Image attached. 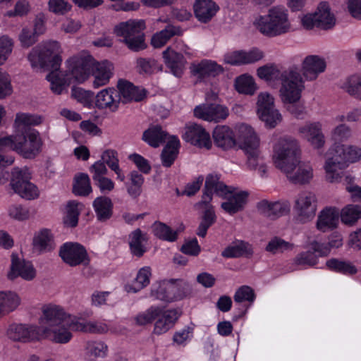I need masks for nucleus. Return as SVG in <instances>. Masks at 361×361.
<instances>
[{
  "mask_svg": "<svg viewBox=\"0 0 361 361\" xmlns=\"http://www.w3.org/2000/svg\"><path fill=\"white\" fill-rule=\"evenodd\" d=\"M326 68V60L318 55H308L301 62V73L296 65L291 66L282 71L280 75V88L279 95L284 104L290 105L288 111L299 117L302 111L298 110L294 105L301 98L305 90V81H314Z\"/></svg>",
  "mask_w": 361,
  "mask_h": 361,
  "instance_id": "1",
  "label": "nucleus"
},
{
  "mask_svg": "<svg viewBox=\"0 0 361 361\" xmlns=\"http://www.w3.org/2000/svg\"><path fill=\"white\" fill-rule=\"evenodd\" d=\"M298 141L292 137H280L274 145L273 161L277 169L295 184H306L313 178V169L308 161H301Z\"/></svg>",
  "mask_w": 361,
  "mask_h": 361,
  "instance_id": "2",
  "label": "nucleus"
},
{
  "mask_svg": "<svg viewBox=\"0 0 361 361\" xmlns=\"http://www.w3.org/2000/svg\"><path fill=\"white\" fill-rule=\"evenodd\" d=\"M254 25L262 35L267 37L285 35L292 29L288 11L281 6H274L267 14L257 17Z\"/></svg>",
  "mask_w": 361,
  "mask_h": 361,
  "instance_id": "3",
  "label": "nucleus"
},
{
  "mask_svg": "<svg viewBox=\"0 0 361 361\" xmlns=\"http://www.w3.org/2000/svg\"><path fill=\"white\" fill-rule=\"evenodd\" d=\"M180 315L176 309L163 310L159 307H151L135 318L139 325H145L155 320L153 333L161 335L171 329Z\"/></svg>",
  "mask_w": 361,
  "mask_h": 361,
  "instance_id": "4",
  "label": "nucleus"
},
{
  "mask_svg": "<svg viewBox=\"0 0 361 361\" xmlns=\"http://www.w3.org/2000/svg\"><path fill=\"white\" fill-rule=\"evenodd\" d=\"M61 47L56 41L44 42L35 47L27 59L32 67L48 68L58 71L62 59Z\"/></svg>",
  "mask_w": 361,
  "mask_h": 361,
  "instance_id": "5",
  "label": "nucleus"
},
{
  "mask_svg": "<svg viewBox=\"0 0 361 361\" xmlns=\"http://www.w3.org/2000/svg\"><path fill=\"white\" fill-rule=\"evenodd\" d=\"M145 28L144 20L130 19L117 24L114 28V32L116 35L123 37L122 42L128 49L139 51L147 47L143 33Z\"/></svg>",
  "mask_w": 361,
  "mask_h": 361,
  "instance_id": "6",
  "label": "nucleus"
},
{
  "mask_svg": "<svg viewBox=\"0 0 361 361\" xmlns=\"http://www.w3.org/2000/svg\"><path fill=\"white\" fill-rule=\"evenodd\" d=\"M237 144L247 158V166L255 169L260 159V140L251 126L243 124L239 127Z\"/></svg>",
  "mask_w": 361,
  "mask_h": 361,
  "instance_id": "7",
  "label": "nucleus"
},
{
  "mask_svg": "<svg viewBox=\"0 0 361 361\" xmlns=\"http://www.w3.org/2000/svg\"><path fill=\"white\" fill-rule=\"evenodd\" d=\"M30 179L31 173L27 167H14L11 171L10 185L14 192L22 198L35 200L39 197V191Z\"/></svg>",
  "mask_w": 361,
  "mask_h": 361,
  "instance_id": "8",
  "label": "nucleus"
},
{
  "mask_svg": "<svg viewBox=\"0 0 361 361\" xmlns=\"http://www.w3.org/2000/svg\"><path fill=\"white\" fill-rule=\"evenodd\" d=\"M318 206L317 195L310 191L300 192L294 200L293 211L298 223L306 224L316 216Z\"/></svg>",
  "mask_w": 361,
  "mask_h": 361,
  "instance_id": "9",
  "label": "nucleus"
},
{
  "mask_svg": "<svg viewBox=\"0 0 361 361\" xmlns=\"http://www.w3.org/2000/svg\"><path fill=\"white\" fill-rule=\"evenodd\" d=\"M42 141L39 133L33 128L15 135V151L27 159H32L39 152Z\"/></svg>",
  "mask_w": 361,
  "mask_h": 361,
  "instance_id": "10",
  "label": "nucleus"
},
{
  "mask_svg": "<svg viewBox=\"0 0 361 361\" xmlns=\"http://www.w3.org/2000/svg\"><path fill=\"white\" fill-rule=\"evenodd\" d=\"M336 22V17L326 2L320 3L314 13L307 14L301 19L302 25L307 30L312 29L314 26L322 30H330L335 26Z\"/></svg>",
  "mask_w": 361,
  "mask_h": 361,
  "instance_id": "11",
  "label": "nucleus"
},
{
  "mask_svg": "<svg viewBox=\"0 0 361 361\" xmlns=\"http://www.w3.org/2000/svg\"><path fill=\"white\" fill-rule=\"evenodd\" d=\"M94 58L89 54H81L70 59L68 61V72L71 81L83 82L90 76Z\"/></svg>",
  "mask_w": 361,
  "mask_h": 361,
  "instance_id": "12",
  "label": "nucleus"
},
{
  "mask_svg": "<svg viewBox=\"0 0 361 361\" xmlns=\"http://www.w3.org/2000/svg\"><path fill=\"white\" fill-rule=\"evenodd\" d=\"M228 186L220 180V176L216 173H210L207 176L202 200L196 204L197 208L212 209L209 204L212 200V195L215 193L216 195L225 196L228 192Z\"/></svg>",
  "mask_w": 361,
  "mask_h": 361,
  "instance_id": "13",
  "label": "nucleus"
},
{
  "mask_svg": "<svg viewBox=\"0 0 361 361\" xmlns=\"http://www.w3.org/2000/svg\"><path fill=\"white\" fill-rule=\"evenodd\" d=\"M59 256L65 263L71 267L87 265L90 263L87 250L78 243H64L60 247Z\"/></svg>",
  "mask_w": 361,
  "mask_h": 361,
  "instance_id": "14",
  "label": "nucleus"
},
{
  "mask_svg": "<svg viewBox=\"0 0 361 361\" xmlns=\"http://www.w3.org/2000/svg\"><path fill=\"white\" fill-rule=\"evenodd\" d=\"M195 117L209 122L219 123L227 118L229 110L227 106L218 104H203L194 109Z\"/></svg>",
  "mask_w": 361,
  "mask_h": 361,
  "instance_id": "15",
  "label": "nucleus"
},
{
  "mask_svg": "<svg viewBox=\"0 0 361 361\" xmlns=\"http://www.w3.org/2000/svg\"><path fill=\"white\" fill-rule=\"evenodd\" d=\"M183 138L193 145L206 149H209L212 145L209 133L202 126L195 123H190L185 126Z\"/></svg>",
  "mask_w": 361,
  "mask_h": 361,
  "instance_id": "16",
  "label": "nucleus"
},
{
  "mask_svg": "<svg viewBox=\"0 0 361 361\" xmlns=\"http://www.w3.org/2000/svg\"><path fill=\"white\" fill-rule=\"evenodd\" d=\"M228 192L225 196H221L226 200L221 203V208L229 214H234L245 208L247 202L249 192L245 190H238L229 186H228Z\"/></svg>",
  "mask_w": 361,
  "mask_h": 361,
  "instance_id": "17",
  "label": "nucleus"
},
{
  "mask_svg": "<svg viewBox=\"0 0 361 361\" xmlns=\"http://www.w3.org/2000/svg\"><path fill=\"white\" fill-rule=\"evenodd\" d=\"M345 167H347V164L343 163L340 156H337L334 152H331L330 148L324 165L326 180L331 183L340 182L343 176Z\"/></svg>",
  "mask_w": 361,
  "mask_h": 361,
  "instance_id": "18",
  "label": "nucleus"
},
{
  "mask_svg": "<svg viewBox=\"0 0 361 361\" xmlns=\"http://www.w3.org/2000/svg\"><path fill=\"white\" fill-rule=\"evenodd\" d=\"M298 134L307 140L314 148L320 149L325 144V136L322 125L319 122L306 123L298 128Z\"/></svg>",
  "mask_w": 361,
  "mask_h": 361,
  "instance_id": "19",
  "label": "nucleus"
},
{
  "mask_svg": "<svg viewBox=\"0 0 361 361\" xmlns=\"http://www.w3.org/2000/svg\"><path fill=\"white\" fill-rule=\"evenodd\" d=\"M43 315L40 318L41 329L44 327H54L66 324L68 315L63 307L56 305H48L42 308Z\"/></svg>",
  "mask_w": 361,
  "mask_h": 361,
  "instance_id": "20",
  "label": "nucleus"
},
{
  "mask_svg": "<svg viewBox=\"0 0 361 361\" xmlns=\"http://www.w3.org/2000/svg\"><path fill=\"white\" fill-rule=\"evenodd\" d=\"M264 56L263 52L258 49H252L250 51H233L224 56V61L231 66H241L254 63L261 60Z\"/></svg>",
  "mask_w": 361,
  "mask_h": 361,
  "instance_id": "21",
  "label": "nucleus"
},
{
  "mask_svg": "<svg viewBox=\"0 0 361 361\" xmlns=\"http://www.w3.org/2000/svg\"><path fill=\"white\" fill-rule=\"evenodd\" d=\"M93 63L90 72L92 87L99 88L106 85L114 75V65L106 60L98 62L94 59Z\"/></svg>",
  "mask_w": 361,
  "mask_h": 361,
  "instance_id": "22",
  "label": "nucleus"
},
{
  "mask_svg": "<svg viewBox=\"0 0 361 361\" xmlns=\"http://www.w3.org/2000/svg\"><path fill=\"white\" fill-rule=\"evenodd\" d=\"M9 338L15 341L27 342L41 338V329L36 326L12 324L7 330Z\"/></svg>",
  "mask_w": 361,
  "mask_h": 361,
  "instance_id": "23",
  "label": "nucleus"
},
{
  "mask_svg": "<svg viewBox=\"0 0 361 361\" xmlns=\"http://www.w3.org/2000/svg\"><path fill=\"white\" fill-rule=\"evenodd\" d=\"M310 250L298 255L295 259V263L298 265L314 266L317 263L319 257L326 256L329 253V247L317 241H312L310 244Z\"/></svg>",
  "mask_w": 361,
  "mask_h": 361,
  "instance_id": "24",
  "label": "nucleus"
},
{
  "mask_svg": "<svg viewBox=\"0 0 361 361\" xmlns=\"http://www.w3.org/2000/svg\"><path fill=\"white\" fill-rule=\"evenodd\" d=\"M11 271L8 278L11 280L20 276L25 280L30 281L35 277L36 272L31 262L20 259L16 255H12Z\"/></svg>",
  "mask_w": 361,
  "mask_h": 361,
  "instance_id": "25",
  "label": "nucleus"
},
{
  "mask_svg": "<svg viewBox=\"0 0 361 361\" xmlns=\"http://www.w3.org/2000/svg\"><path fill=\"white\" fill-rule=\"evenodd\" d=\"M121 98L118 92L113 87L100 90L95 97V106L99 109H108L116 111L118 109Z\"/></svg>",
  "mask_w": 361,
  "mask_h": 361,
  "instance_id": "26",
  "label": "nucleus"
},
{
  "mask_svg": "<svg viewBox=\"0 0 361 361\" xmlns=\"http://www.w3.org/2000/svg\"><path fill=\"white\" fill-rule=\"evenodd\" d=\"M148 235L140 228H136L128 234V245L130 254L137 257H142L147 251Z\"/></svg>",
  "mask_w": 361,
  "mask_h": 361,
  "instance_id": "27",
  "label": "nucleus"
},
{
  "mask_svg": "<svg viewBox=\"0 0 361 361\" xmlns=\"http://www.w3.org/2000/svg\"><path fill=\"white\" fill-rule=\"evenodd\" d=\"M258 212L271 219H275L288 214L290 211L289 204L287 202H269L263 200L257 204Z\"/></svg>",
  "mask_w": 361,
  "mask_h": 361,
  "instance_id": "28",
  "label": "nucleus"
},
{
  "mask_svg": "<svg viewBox=\"0 0 361 361\" xmlns=\"http://www.w3.org/2000/svg\"><path fill=\"white\" fill-rule=\"evenodd\" d=\"M117 88L121 101L127 103L131 101H141L145 96V91L140 90L133 83L126 80L121 79L118 81Z\"/></svg>",
  "mask_w": 361,
  "mask_h": 361,
  "instance_id": "29",
  "label": "nucleus"
},
{
  "mask_svg": "<svg viewBox=\"0 0 361 361\" xmlns=\"http://www.w3.org/2000/svg\"><path fill=\"white\" fill-rule=\"evenodd\" d=\"M42 337L56 343L64 344L71 340L73 334L67 325L60 324L54 327H44L41 329V338Z\"/></svg>",
  "mask_w": 361,
  "mask_h": 361,
  "instance_id": "30",
  "label": "nucleus"
},
{
  "mask_svg": "<svg viewBox=\"0 0 361 361\" xmlns=\"http://www.w3.org/2000/svg\"><path fill=\"white\" fill-rule=\"evenodd\" d=\"M339 212L335 207H326L322 209L317 217V228L322 232L333 230L338 224Z\"/></svg>",
  "mask_w": 361,
  "mask_h": 361,
  "instance_id": "31",
  "label": "nucleus"
},
{
  "mask_svg": "<svg viewBox=\"0 0 361 361\" xmlns=\"http://www.w3.org/2000/svg\"><path fill=\"white\" fill-rule=\"evenodd\" d=\"M190 71L194 75L200 78L216 76L224 71V68L216 61L202 60L199 63H193L190 66Z\"/></svg>",
  "mask_w": 361,
  "mask_h": 361,
  "instance_id": "32",
  "label": "nucleus"
},
{
  "mask_svg": "<svg viewBox=\"0 0 361 361\" xmlns=\"http://www.w3.org/2000/svg\"><path fill=\"white\" fill-rule=\"evenodd\" d=\"M163 58L165 64L170 69L171 73L174 75L180 77L183 73L186 63L183 54L168 47L163 51Z\"/></svg>",
  "mask_w": 361,
  "mask_h": 361,
  "instance_id": "33",
  "label": "nucleus"
},
{
  "mask_svg": "<svg viewBox=\"0 0 361 361\" xmlns=\"http://www.w3.org/2000/svg\"><path fill=\"white\" fill-rule=\"evenodd\" d=\"M214 143L219 147L228 149L236 144L233 130L226 126H217L213 131Z\"/></svg>",
  "mask_w": 361,
  "mask_h": 361,
  "instance_id": "34",
  "label": "nucleus"
},
{
  "mask_svg": "<svg viewBox=\"0 0 361 361\" xmlns=\"http://www.w3.org/2000/svg\"><path fill=\"white\" fill-rule=\"evenodd\" d=\"M219 6L212 0H196L194 11L196 18L202 23H207L216 15Z\"/></svg>",
  "mask_w": 361,
  "mask_h": 361,
  "instance_id": "35",
  "label": "nucleus"
},
{
  "mask_svg": "<svg viewBox=\"0 0 361 361\" xmlns=\"http://www.w3.org/2000/svg\"><path fill=\"white\" fill-rule=\"evenodd\" d=\"M92 207L99 221L105 222L111 218L114 205L109 197H97L93 201Z\"/></svg>",
  "mask_w": 361,
  "mask_h": 361,
  "instance_id": "36",
  "label": "nucleus"
},
{
  "mask_svg": "<svg viewBox=\"0 0 361 361\" xmlns=\"http://www.w3.org/2000/svg\"><path fill=\"white\" fill-rule=\"evenodd\" d=\"M32 245L33 249L39 253L50 252L56 247L53 235L48 229H42L35 233Z\"/></svg>",
  "mask_w": 361,
  "mask_h": 361,
  "instance_id": "37",
  "label": "nucleus"
},
{
  "mask_svg": "<svg viewBox=\"0 0 361 361\" xmlns=\"http://www.w3.org/2000/svg\"><path fill=\"white\" fill-rule=\"evenodd\" d=\"M253 254L252 245L247 242L235 240L226 247L221 252L225 258H237L243 256L250 257Z\"/></svg>",
  "mask_w": 361,
  "mask_h": 361,
  "instance_id": "38",
  "label": "nucleus"
},
{
  "mask_svg": "<svg viewBox=\"0 0 361 361\" xmlns=\"http://www.w3.org/2000/svg\"><path fill=\"white\" fill-rule=\"evenodd\" d=\"M169 282V295L166 296L168 302L182 300L191 293L190 284L183 280H171Z\"/></svg>",
  "mask_w": 361,
  "mask_h": 361,
  "instance_id": "39",
  "label": "nucleus"
},
{
  "mask_svg": "<svg viewBox=\"0 0 361 361\" xmlns=\"http://www.w3.org/2000/svg\"><path fill=\"white\" fill-rule=\"evenodd\" d=\"M20 304L18 295L13 291H0V317L14 311Z\"/></svg>",
  "mask_w": 361,
  "mask_h": 361,
  "instance_id": "40",
  "label": "nucleus"
},
{
  "mask_svg": "<svg viewBox=\"0 0 361 361\" xmlns=\"http://www.w3.org/2000/svg\"><path fill=\"white\" fill-rule=\"evenodd\" d=\"M331 152H334L337 156H340L345 164L347 162H355L361 158V148L355 146L338 144L331 147Z\"/></svg>",
  "mask_w": 361,
  "mask_h": 361,
  "instance_id": "41",
  "label": "nucleus"
},
{
  "mask_svg": "<svg viewBox=\"0 0 361 361\" xmlns=\"http://www.w3.org/2000/svg\"><path fill=\"white\" fill-rule=\"evenodd\" d=\"M181 30L179 27L168 25L164 30L154 34L152 38L151 43L155 48H160L173 36L180 35Z\"/></svg>",
  "mask_w": 361,
  "mask_h": 361,
  "instance_id": "42",
  "label": "nucleus"
},
{
  "mask_svg": "<svg viewBox=\"0 0 361 361\" xmlns=\"http://www.w3.org/2000/svg\"><path fill=\"white\" fill-rule=\"evenodd\" d=\"M339 214L343 224L353 226L361 218V206L353 204H347L341 210Z\"/></svg>",
  "mask_w": 361,
  "mask_h": 361,
  "instance_id": "43",
  "label": "nucleus"
},
{
  "mask_svg": "<svg viewBox=\"0 0 361 361\" xmlns=\"http://www.w3.org/2000/svg\"><path fill=\"white\" fill-rule=\"evenodd\" d=\"M179 145L176 137H172L169 140L161 155L163 166L169 167L172 165L177 157Z\"/></svg>",
  "mask_w": 361,
  "mask_h": 361,
  "instance_id": "44",
  "label": "nucleus"
},
{
  "mask_svg": "<svg viewBox=\"0 0 361 361\" xmlns=\"http://www.w3.org/2000/svg\"><path fill=\"white\" fill-rule=\"evenodd\" d=\"M153 234L162 240L175 242L178 238V231L171 229L166 224L155 221L152 226Z\"/></svg>",
  "mask_w": 361,
  "mask_h": 361,
  "instance_id": "45",
  "label": "nucleus"
},
{
  "mask_svg": "<svg viewBox=\"0 0 361 361\" xmlns=\"http://www.w3.org/2000/svg\"><path fill=\"white\" fill-rule=\"evenodd\" d=\"M166 136V133L159 126H154L145 130L142 137L150 146L157 147L165 141Z\"/></svg>",
  "mask_w": 361,
  "mask_h": 361,
  "instance_id": "46",
  "label": "nucleus"
},
{
  "mask_svg": "<svg viewBox=\"0 0 361 361\" xmlns=\"http://www.w3.org/2000/svg\"><path fill=\"white\" fill-rule=\"evenodd\" d=\"M151 276L152 270L149 267L141 268L138 271L133 283L129 286L128 291L137 293L147 286L149 284Z\"/></svg>",
  "mask_w": 361,
  "mask_h": 361,
  "instance_id": "47",
  "label": "nucleus"
},
{
  "mask_svg": "<svg viewBox=\"0 0 361 361\" xmlns=\"http://www.w3.org/2000/svg\"><path fill=\"white\" fill-rule=\"evenodd\" d=\"M341 87L350 95L361 100V74L353 75L347 78Z\"/></svg>",
  "mask_w": 361,
  "mask_h": 361,
  "instance_id": "48",
  "label": "nucleus"
},
{
  "mask_svg": "<svg viewBox=\"0 0 361 361\" xmlns=\"http://www.w3.org/2000/svg\"><path fill=\"white\" fill-rule=\"evenodd\" d=\"M42 123V118L30 114L18 113L15 119V126L18 133L30 128V126H37Z\"/></svg>",
  "mask_w": 361,
  "mask_h": 361,
  "instance_id": "49",
  "label": "nucleus"
},
{
  "mask_svg": "<svg viewBox=\"0 0 361 361\" xmlns=\"http://www.w3.org/2000/svg\"><path fill=\"white\" fill-rule=\"evenodd\" d=\"M83 209V205L75 200L68 202L66 206V215L64 218V224L67 226L75 227L78 222V216Z\"/></svg>",
  "mask_w": 361,
  "mask_h": 361,
  "instance_id": "50",
  "label": "nucleus"
},
{
  "mask_svg": "<svg viewBox=\"0 0 361 361\" xmlns=\"http://www.w3.org/2000/svg\"><path fill=\"white\" fill-rule=\"evenodd\" d=\"M130 183H126L128 194L133 199L137 198L142 193V186L144 183V177L136 171H131L130 175Z\"/></svg>",
  "mask_w": 361,
  "mask_h": 361,
  "instance_id": "51",
  "label": "nucleus"
},
{
  "mask_svg": "<svg viewBox=\"0 0 361 361\" xmlns=\"http://www.w3.org/2000/svg\"><path fill=\"white\" fill-rule=\"evenodd\" d=\"M47 78L50 82L51 90L57 94H61L66 86L71 82V78L68 75L62 78L57 71L54 70L47 75Z\"/></svg>",
  "mask_w": 361,
  "mask_h": 361,
  "instance_id": "52",
  "label": "nucleus"
},
{
  "mask_svg": "<svg viewBox=\"0 0 361 361\" xmlns=\"http://www.w3.org/2000/svg\"><path fill=\"white\" fill-rule=\"evenodd\" d=\"M136 68L139 73L150 75L162 70L161 65L153 59L139 58L136 61Z\"/></svg>",
  "mask_w": 361,
  "mask_h": 361,
  "instance_id": "53",
  "label": "nucleus"
},
{
  "mask_svg": "<svg viewBox=\"0 0 361 361\" xmlns=\"http://www.w3.org/2000/svg\"><path fill=\"white\" fill-rule=\"evenodd\" d=\"M235 90L241 94H253L257 90L254 79L247 75H242L235 80Z\"/></svg>",
  "mask_w": 361,
  "mask_h": 361,
  "instance_id": "54",
  "label": "nucleus"
},
{
  "mask_svg": "<svg viewBox=\"0 0 361 361\" xmlns=\"http://www.w3.org/2000/svg\"><path fill=\"white\" fill-rule=\"evenodd\" d=\"M92 191L87 174L80 173L75 178L73 192L76 195L87 196Z\"/></svg>",
  "mask_w": 361,
  "mask_h": 361,
  "instance_id": "55",
  "label": "nucleus"
},
{
  "mask_svg": "<svg viewBox=\"0 0 361 361\" xmlns=\"http://www.w3.org/2000/svg\"><path fill=\"white\" fill-rule=\"evenodd\" d=\"M294 245L279 237L271 238L267 243L265 250L274 255L283 253L293 249Z\"/></svg>",
  "mask_w": 361,
  "mask_h": 361,
  "instance_id": "56",
  "label": "nucleus"
},
{
  "mask_svg": "<svg viewBox=\"0 0 361 361\" xmlns=\"http://www.w3.org/2000/svg\"><path fill=\"white\" fill-rule=\"evenodd\" d=\"M331 131V139L334 142L333 147L348 140L352 135L351 128L346 124L338 123Z\"/></svg>",
  "mask_w": 361,
  "mask_h": 361,
  "instance_id": "57",
  "label": "nucleus"
},
{
  "mask_svg": "<svg viewBox=\"0 0 361 361\" xmlns=\"http://www.w3.org/2000/svg\"><path fill=\"white\" fill-rule=\"evenodd\" d=\"M259 118L270 128H274L282 121V116L275 108L257 112Z\"/></svg>",
  "mask_w": 361,
  "mask_h": 361,
  "instance_id": "58",
  "label": "nucleus"
},
{
  "mask_svg": "<svg viewBox=\"0 0 361 361\" xmlns=\"http://www.w3.org/2000/svg\"><path fill=\"white\" fill-rule=\"evenodd\" d=\"M326 264L329 269L345 274H355L357 271L356 267L352 263L337 259L328 260Z\"/></svg>",
  "mask_w": 361,
  "mask_h": 361,
  "instance_id": "59",
  "label": "nucleus"
},
{
  "mask_svg": "<svg viewBox=\"0 0 361 361\" xmlns=\"http://www.w3.org/2000/svg\"><path fill=\"white\" fill-rule=\"evenodd\" d=\"M13 48V41L7 35L0 37V66L4 65Z\"/></svg>",
  "mask_w": 361,
  "mask_h": 361,
  "instance_id": "60",
  "label": "nucleus"
},
{
  "mask_svg": "<svg viewBox=\"0 0 361 361\" xmlns=\"http://www.w3.org/2000/svg\"><path fill=\"white\" fill-rule=\"evenodd\" d=\"M169 286V281L155 283L152 286L151 295L155 299L168 302V298L166 296L169 295V290L167 288Z\"/></svg>",
  "mask_w": 361,
  "mask_h": 361,
  "instance_id": "61",
  "label": "nucleus"
},
{
  "mask_svg": "<svg viewBox=\"0 0 361 361\" xmlns=\"http://www.w3.org/2000/svg\"><path fill=\"white\" fill-rule=\"evenodd\" d=\"M233 299L236 303L243 302L252 303L255 300V294L252 288L248 286H243L235 291Z\"/></svg>",
  "mask_w": 361,
  "mask_h": 361,
  "instance_id": "62",
  "label": "nucleus"
},
{
  "mask_svg": "<svg viewBox=\"0 0 361 361\" xmlns=\"http://www.w3.org/2000/svg\"><path fill=\"white\" fill-rule=\"evenodd\" d=\"M282 71L280 72V71L274 66H264L257 69V75L259 78L267 82L271 81L276 78H279L280 80V75Z\"/></svg>",
  "mask_w": 361,
  "mask_h": 361,
  "instance_id": "63",
  "label": "nucleus"
},
{
  "mask_svg": "<svg viewBox=\"0 0 361 361\" xmlns=\"http://www.w3.org/2000/svg\"><path fill=\"white\" fill-rule=\"evenodd\" d=\"M49 11L56 15H65L71 9V5L66 0H49Z\"/></svg>",
  "mask_w": 361,
  "mask_h": 361,
  "instance_id": "64",
  "label": "nucleus"
}]
</instances>
